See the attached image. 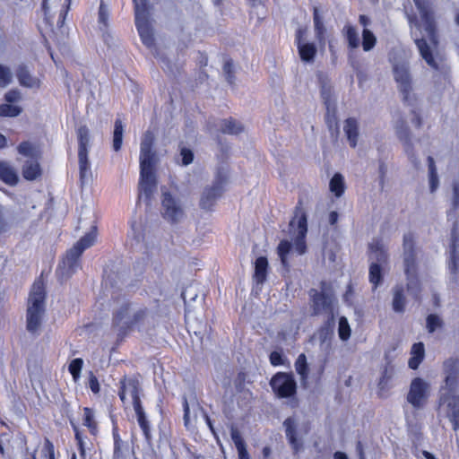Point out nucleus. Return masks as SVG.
Here are the masks:
<instances>
[{"mask_svg":"<svg viewBox=\"0 0 459 459\" xmlns=\"http://www.w3.org/2000/svg\"><path fill=\"white\" fill-rule=\"evenodd\" d=\"M301 30L298 31V49L300 58L304 62H312L316 54V48L313 43H302L300 39Z\"/></svg>","mask_w":459,"mask_h":459,"instance_id":"obj_24","label":"nucleus"},{"mask_svg":"<svg viewBox=\"0 0 459 459\" xmlns=\"http://www.w3.org/2000/svg\"><path fill=\"white\" fill-rule=\"evenodd\" d=\"M396 134L398 139L403 143V150L409 160L416 169H419L420 161L414 150L411 130L404 120H400L397 123Z\"/></svg>","mask_w":459,"mask_h":459,"instance_id":"obj_13","label":"nucleus"},{"mask_svg":"<svg viewBox=\"0 0 459 459\" xmlns=\"http://www.w3.org/2000/svg\"><path fill=\"white\" fill-rule=\"evenodd\" d=\"M123 446H124L123 441L114 443L113 459H124Z\"/></svg>","mask_w":459,"mask_h":459,"instance_id":"obj_62","label":"nucleus"},{"mask_svg":"<svg viewBox=\"0 0 459 459\" xmlns=\"http://www.w3.org/2000/svg\"><path fill=\"white\" fill-rule=\"evenodd\" d=\"M108 8L103 4V2H101L100 8H99V22L106 26L107 22H108Z\"/></svg>","mask_w":459,"mask_h":459,"instance_id":"obj_59","label":"nucleus"},{"mask_svg":"<svg viewBox=\"0 0 459 459\" xmlns=\"http://www.w3.org/2000/svg\"><path fill=\"white\" fill-rule=\"evenodd\" d=\"M310 307L313 316L326 315L327 317L333 315V294L325 281L320 284V290L310 289L308 291Z\"/></svg>","mask_w":459,"mask_h":459,"instance_id":"obj_6","label":"nucleus"},{"mask_svg":"<svg viewBox=\"0 0 459 459\" xmlns=\"http://www.w3.org/2000/svg\"><path fill=\"white\" fill-rule=\"evenodd\" d=\"M343 131L346 134L350 146L351 148H355L359 138L358 121L353 117L347 118L344 122Z\"/></svg>","mask_w":459,"mask_h":459,"instance_id":"obj_21","label":"nucleus"},{"mask_svg":"<svg viewBox=\"0 0 459 459\" xmlns=\"http://www.w3.org/2000/svg\"><path fill=\"white\" fill-rule=\"evenodd\" d=\"M382 265L377 263H370L369 266V281L376 289L382 282Z\"/></svg>","mask_w":459,"mask_h":459,"instance_id":"obj_39","label":"nucleus"},{"mask_svg":"<svg viewBox=\"0 0 459 459\" xmlns=\"http://www.w3.org/2000/svg\"><path fill=\"white\" fill-rule=\"evenodd\" d=\"M443 374L445 375V385L441 392L455 393L459 378V359L449 358L443 363Z\"/></svg>","mask_w":459,"mask_h":459,"instance_id":"obj_15","label":"nucleus"},{"mask_svg":"<svg viewBox=\"0 0 459 459\" xmlns=\"http://www.w3.org/2000/svg\"><path fill=\"white\" fill-rule=\"evenodd\" d=\"M428 332L432 333L444 325L443 320L436 314H430L426 318Z\"/></svg>","mask_w":459,"mask_h":459,"instance_id":"obj_48","label":"nucleus"},{"mask_svg":"<svg viewBox=\"0 0 459 459\" xmlns=\"http://www.w3.org/2000/svg\"><path fill=\"white\" fill-rule=\"evenodd\" d=\"M120 385H123V388L126 390V394H128L133 400V406H136L142 404L141 399L139 396V382L136 379L126 377L120 381Z\"/></svg>","mask_w":459,"mask_h":459,"instance_id":"obj_22","label":"nucleus"},{"mask_svg":"<svg viewBox=\"0 0 459 459\" xmlns=\"http://www.w3.org/2000/svg\"><path fill=\"white\" fill-rule=\"evenodd\" d=\"M377 39L373 32L367 28L362 31V48L364 51H370L376 45Z\"/></svg>","mask_w":459,"mask_h":459,"instance_id":"obj_44","label":"nucleus"},{"mask_svg":"<svg viewBox=\"0 0 459 459\" xmlns=\"http://www.w3.org/2000/svg\"><path fill=\"white\" fill-rule=\"evenodd\" d=\"M338 334L342 341H347L351 336V327L346 317L339 319Z\"/></svg>","mask_w":459,"mask_h":459,"instance_id":"obj_49","label":"nucleus"},{"mask_svg":"<svg viewBox=\"0 0 459 459\" xmlns=\"http://www.w3.org/2000/svg\"><path fill=\"white\" fill-rule=\"evenodd\" d=\"M22 176L27 180H35L41 175L40 165L37 160H27L22 169Z\"/></svg>","mask_w":459,"mask_h":459,"instance_id":"obj_26","label":"nucleus"},{"mask_svg":"<svg viewBox=\"0 0 459 459\" xmlns=\"http://www.w3.org/2000/svg\"><path fill=\"white\" fill-rule=\"evenodd\" d=\"M411 355L424 359L425 349L422 342L414 343L411 347Z\"/></svg>","mask_w":459,"mask_h":459,"instance_id":"obj_61","label":"nucleus"},{"mask_svg":"<svg viewBox=\"0 0 459 459\" xmlns=\"http://www.w3.org/2000/svg\"><path fill=\"white\" fill-rule=\"evenodd\" d=\"M429 389L430 385L428 382L420 377H415L411 382L406 396L407 402L416 410L423 408L429 398Z\"/></svg>","mask_w":459,"mask_h":459,"instance_id":"obj_12","label":"nucleus"},{"mask_svg":"<svg viewBox=\"0 0 459 459\" xmlns=\"http://www.w3.org/2000/svg\"><path fill=\"white\" fill-rule=\"evenodd\" d=\"M46 291L43 282L37 281L33 283L27 307V331L32 334H39L41 327L46 307Z\"/></svg>","mask_w":459,"mask_h":459,"instance_id":"obj_2","label":"nucleus"},{"mask_svg":"<svg viewBox=\"0 0 459 459\" xmlns=\"http://www.w3.org/2000/svg\"><path fill=\"white\" fill-rule=\"evenodd\" d=\"M92 229V231L81 238L76 244L66 252L65 257L63 259L62 265L60 266L63 275L69 277L79 268L80 256L82 252L91 247L95 241V230L97 228L93 226Z\"/></svg>","mask_w":459,"mask_h":459,"instance_id":"obj_4","label":"nucleus"},{"mask_svg":"<svg viewBox=\"0 0 459 459\" xmlns=\"http://www.w3.org/2000/svg\"><path fill=\"white\" fill-rule=\"evenodd\" d=\"M313 21L315 27L316 38L318 40L321 46L325 44V34L326 32V29L325 27L323 18L319 13V9L317 7H314L313 9Z\"/></svg>","mask_w":459,"mask_h":459,"instance_id":"obj_27","label":"nucleus"},{"mask_svg":"<svg viewBox=\"0 0 459 459\" xmlns=\"http://www.w3.org/2000/svg\"><path fill=\"white\" fill-rule=\"evenodd\" d=\"M42 453L48 459H55L54 446L48 439H46Z\"/></svg>","mask_w":459,"mask_h":459,"instance_id":"obj_60","label":"nucleus"},{"mask_svg":"<svg viewBox=\"0 0 459 459\" xmlns=\"http://www.w3.org/2000/svg\"><path fill=\"white\" fill-rule=\"evenodd\" d=\"M221 130L223 134H238L244 130V127L240 122L230 117L221 121Z\"/></svg>","mask_w":459,"mask_h":459,"instance_id":"obj_33","label":"nucleus"},{"mask_svg":"<svg viewBox=\"0 0 459 459\" xmlns=\"http://www.w3.org/2000/svg\"><path fill=\"white\" fill-rule=\"evenodd\" d=\"M371 263H377L380 265L386 264L388 259L387 252L384 245L380 241H376L369 245Z\"/></svg>","mask_w":459,"mask_h":459,"instance_id":"obj_20","label":"nucleus"},{"mask_svg":"<svg viewBox=\"0 0 459 459\" xmlns=\"http://www.w3.org/2000/svg\"><path fill=\"white\" fill-rule=\"evenodd\" d=\"M147 308L137 304L125 301L114 312L113 325L120 334H126L128 330L141 324L147 316Z\"/></svg>","mask_w":459,"mask_h":459,"instance_id":"obj_3","label":"nucleus"},{"mask_svg":"<svg viewBox=\"0 0 459 459\" xmlns=\"http://www.w3.org/2000/svg\"><path fill=\"white\" fill-rule=\"evenodd\" d=\"M123 133L124 126L120 119H117L114 125L113 132V143L112 147L115 152H118L121 149L123 143Z\"/></svg>","mask_w":459,"mask_h":459,"instance_id":"obj_37","label":"nucleus"},{"mask_svg":"<svg viewBox=\"0 0 459 459\" xmlns=\"http://www.w3.org/2000/svg\"><path fill=\"white\" fill-rule=\"evenodd\" d=\"M407 280V290L415 298H418L420 292V283L417 276V272L405 273Z\"/></svg>","mask_w":459,"mask_h":459,"instance_id":"obj_36","label":"nucleus"},{"mask_svg":"<svg viewBox=\"0 0 459 459\" xmlns=\"http://www.w3.org/2000/svg\"><path fill=\"white\" fill-rule=\"evenodd\" d=\"M0 178L9 186H15L19 180L16 171L5 161H0Z\"/></svg>","mask_w":459,"mask_h":459,"instance_id":"obj_29","label":"nucleus"},{"mask_svg":"<svg viewBox=\"0 0 459 459\" xmlns=\"http://www.w3.org/2000/svg\"><path fill=\"white\" fill-rule=\"evenodd\" d=\"M404 290L402 284H396L393 288V301L392 307L394 312L403 313L406 305V298L404 296Z\"/></svg>","mask_w":459,"mask_h":459,"instance_id":"obj_25","label":"nucleus"},{"mask_svg":"<svg viewBox=\"0 0 459 459\" xmlns=\"http://www.w3.org/2000/svg\"><path fill=\"white\" fill-rule=\"evenodd\" d=\"M18 152L25 157H28V160H37L39 155V151L35 145H33L30 142H22L19 144Z\"/></svg>","mask_w":459,"mask_h":459,"instance_id":"obj_38","label":"nucleus"},{"mask_svg":"<svg viewBox=\"0 0 459 459\" xmlns=\"http://www.w3.org/2000/svg\"><path fill=\"white\" fill-rule=\"evenodd\" d=\"M134 411H135V414L137 417L138 424L143 432L145 439L148 443H151V441H152L151 428H150L149 421L147 420L146 414L144 412V410H143L142 404L134 406Z\"/></svg>","mask_w":459,"mask_h":459,"instance_id":"obj_28","label":"nucleus"},{"mask_svg":"<svg viewBox=\"0 0 459 459\" xmlns=\"http://www.w3.org/2000/svg\"><path fill=\"white\" fill-rule=\"evenodd\" d=\"M13 212L0 204V235L8 231L12 226Z\"/></svg>","mask_w":459,"mask_h":459,"instance_id":"obj_35","label":"nucleus"},{"mask_svg":"<svg viewBox=\"0 0 459 459\" xmlns=\"http://www.w3.org/2000/svg\"><path fill=\"white\" fill-rule=\"evenodd\" d=\"M413 39L420 56L427 65L436 71L441 70L440 65L434 55V52L438 46L437 26H433V37L430 32L425 31V35H422L421 37L413 35Z\"/></svg>","mask_w":459,"mask_h":459,"instance_id":"obj_7","label":"nucleus"},{"mask_svg":"<svg viewBox=\"0 0 459 459\" xmlns=\"http://www.w3.org/2000/svg\"><path fill=\"white\" fill-rule=\"evenodd\" d=\"M135 18L150 16V0H133Z\"/></svg>","mask_w":459,"mask_h":459,"instance_id":"obj_43","label":"nucleus"},{"mask_svg":"<svg viewBox=\"0 0 459 459\" xmlns=\"http://www.w3.org/2000/svg\"><path fill=\"white\" fill-rule=\"evenodd\" d=\"M291 250L292 244L289 240H281L277 247V252L280 256L281 262L286 269H288L289 267L287 256Z\"/></svg>","mask_w":459,"mask_h":459,"instance_id":"obj_40","label":"nucleus"},{"mask_svg":"<svg viewBox=\"0 0 459 459\" xmlns=\"http://www.w3.org/2000/svg\"><path fill=\"white\" fill-rule=\"evenodd\" d=\"M290 233L295 236L294 248L299 255L307 251L305 238L307 232V213L302 207V200L299 199L295 207L294 217L289 223Z\"/></svg>","mask_w":459,"mask_h":459,"instance_id":"obj_8","label":"nucleus"},{"mask_svg":"<svg viewBox=\"0 0 459 459\" xmlns=\"http://www.w3.org/2000/svg\"><path fill=\"white\" fill-rule=\"evenodd\" d=\"M16 76L21 85L27 88L39 87V82L30 74L28 67L24 65H19Z\"/></svg>","mask_w":459,"mask_h":459,"instance_id":"obj_23","label":"nucleus"},{"mask_svg":"<svg viewBox=\"0 0 459 459\" xmlns=\"http://www.w3.org/2000/svg\"><path fill=\"white\" fill-rule=\"evenodd\" d=\"M429 183L430 192H436L439 186V178L437 170L429 171Z\"/></svg>","mask_w":459,"mask_h":459,"instance_id":"obj_58","label":"nucleus"},{"mask_svg":"<svg viewBox=\"0 0 459 459\" xmlns=\"http://www.w3.org/2000/svg\"><path fill=\"white\" fill-rule=\"evenodd\" d=\"M394 78L404 104L413 106L415 96L412 94V76L407 63H397L393 67Z\"/></svg>","mask_w":459,"mask_h":459,"instance_id":"obj_10","label":"nucleus"},{"mask_svg":"<svg viewBox=\"0 0 459 459\" xmlns=\"http://www.w3.org/2000/svg\"><path fill=\"white\" fill-rule=\"evenodd\" d=\"M83 411H84L83 425L89 429L90 432L92 435H96V433L98 432V425L94 419L95 418L94 411L91 408H88V407H85L83 409Z\"/></svg>","mask_w":459,"mask_h":459,"instance_id":"obj_42","label":"nucleus"},{"mask_svg":"<svg viewBox=\"0 0 459 459\" xmlns=\"http://www.w3.org/2000/svg\"><path fill=\"white\" fill-rule=\"evenodd\" d=\"M22 111V109L19 106L7 103L0 105V117H14L19 116Z\"/></svg>","mask_w":459,"mask_h":459,"instance_id":"obj_47","label":"nucleus"},{"mask_svg":"<svg viewBox=\"0 0 459 459\" xmlns=\"http://www.w3.org/2000/svg\"><path fill=\"white\" fill-rule=\"evenodd\" d=\"M440 404H446V417L453 425V429H459V396L455 393L441 392L439 397Z\"/></svg>","mask_w":459,"mask_h":459,"instance_id":"obj_16","label":"nucleus"},{"mask_svg":"<svg viewBox=\"0 0 459 459\" xmlns=\"http://www.w3.org/2000/svg\"><path fill=\"white\" fill-rule=\"evenodd\" d=\"M346 39L349 47L351 48H357L359 46V38L356 29L351 25L345 26Z\"/></svg>","mask_w":459,"mask_h":459,"instance_id":"obj_45","label":"nucleus"},{"mask_svg":"<svg viewBox=\"0 0 459 459\" xmlns=\"http://www.w3.org/2000/svg\"><path fill=\"white\" fill-rule=\"evenodd\" d=\"M135 25L143 43L149 48L154 45V38L149 17L135 18Z\"/></svg>","mask_w":459,"mask_h":459,"instance_id":"obj_19","label":"nucleus"},{"mask_svg":"<svg viewBox=\"0 0 459 459\" xmlns=\"http://www.w3.org/2000/svg\"><path fill=\"white\" fill-rule=\"evenodd\" d=\"M326 103V115H325V122L327 125V127L330 131L331 136L333 138H337L340 134V129L338 126L337 117L335 115V108L333 107V109H331L330 104Z\"/></svg>","mask_w":459,"mask_h":459,"instance_id":"obj_31","label":"nucleus"},{"mask_svg":"<svg viewBox=\"0 0 459 459\" xmlns=\"http://www.w3.org/2000/svg\"><path fill=\"white\" fill-rule=\"evenodd\" d=\"M413 2L420 12L424 31H429L433 36V26L436 25V22L428 0H413Z\"/></svg>","mask_w":459,"mask_h":459,"instance_id":"obj_18","label":"nucleus"},{"mask_svg":"<svg viewBox=\"0 0 459 459\" xmlns=\"http://www.w3.org/2000/svg\"><path fill=\"white\" fill-rule=\"evenodd\" d=\"M230 436L238 453L247 450L246 443L237 429L231 428Z\"/></svg>","mask_w":459,"mask_h":459,"instance_id":"obj_52","label":"nucleus"},{"mask_svg":"<svg viewBox=\"0 0 459 459\" xmlns=\"http://www.w3.org/2000/svg\"><path fill=\"white\" fill-rule=\"evenodd\" d=\"M458 261H459V254L456 252L455 245L453 244L450 251V259L448 263V269L450 273L454 275H456L458 271Z\"/></svg>","mask_w":459,"mask_h":459,"instance_id":"obj_51","label":"nucleus"},{"mask_svg":"<svg viewBox=\"0 0 459 459\" xmlns=\"http://www.w3.org/2000/svg\"><path fill=\"white\" fill-rule=\"evenodd\" d=\"M330 190L340 197L344 192V178L342 174L336 173L330 180Z\"/></svg>","mask_w":459,"mask_h":459,"instance_id":"obj_41","label":"nucleus"},{"mask_svg":"<svg viewBox=\"0 0 459 459\" xmlns=\"http://www.w3.org/2000/svg\"><path fill=\"white\" fill-rule=\"evenodd\" d=\"M154 134L148 130L143 134L140 151V182L139 200L144 199L149 205L151 199L157 189V181L154 174L156 153L152 151Z\"/></svg>","mask_w":459,"mask_h":459,"instance_id":"obj_1","label":"nucleus"},{"mask_svg":"<svg viewBox=\"0 0 459 459\" xmlns=\"http://www.w3.org/2000/svg\"><path fill=\"white\" fill-rule=\"evenodd\" d=\"M452 200H451V205L452 209L454 211H456L459 209V182L455 181L452 184Z\"/></svg>","mask_w":459,"mask_h":459,"instance_id":"obj_57","label":"nucleus"},{"mask_svg":"<svg viewBox=\"0 0 459 459\" xmlns=\"http://www.w3.org/2000/svg\"><path fill=\"white\" fill-rule=\"evenodd\" d=\"M270 362L273 366H279L283 364V357L281 353L278 351H273L270 354Z\"/></svg>","mask_w":459,"mask_h":459,"instance_id":"obj_63","label":"nucleus"},{"mask_svg":"<svg viewBox=\"0 0 459 459\" xmlns=\"http://www.w3.org/2000/svg\"><path fill=\"white\" fill-rule=\"evenodd\" d=\"M131 236L136 242V244H140L143 240V234L141 223L133 222L131 226Z\"/></svg>","mask_w":459,"mask_h":459,"instance_id":"obj_54","label":"nucleus"},{"mask_svg":"<svg viewBox=\"0 0 459 459\" xmlns=\"http://www.w3.org/2000/svg\"><path fill=\"white\" fill-rule=\"evenodd\" d=\"M78 137V164L80 186L84 187L92 181V171L88 157L90 147V134L86 126H81L77 130Z\"/></svg>","mask_w":459,"mask_h":459,"instance_id":"obj_5","label":"nucleus"},{"mask_svg":"<svg viewBox=\"0 0 459 459\" xmlns=\"http://www.w3.org/2000/svg\"><path fill=\"white\" fill-rule=\"evenodd\" d=\"M226 184V174L219 170L212 184L204 187L199 201L200 208L204 211H212L217 201L222 196Z\"/></svg>","mask_w":459,"mask_h":459,"instance_id":"obj_9","label":"nucleus"},{"mask_svg":"<svg viewBox=\"0 0 459 459\" xmlns=\"http://www.w3.org/2000/svg\"><path fill=\"white\" fill-rule=\"evenodd\" d=\"M82 364H83V361L80 358L73 359L69 364V367H68L69 372L71 373V375L73 376V377L75 381L80 377Z\"/></svg>","mask_w":459,"mask_h":459,"instance_id":"obj_53","label":"nucleus"},{"mask_svg":"<svg viewBox=\"0 0 459 459\" xmlns=\"http://www.w3.org/2000/svg\"><path fill=\"white\" fill-rule=\"evenodd\" d=\"M223 74L225 75L227 82L231 85L234 84L235 69H234V65H233L232 59H230V58L225 59L224 65H223Z\"/></svg>","mask_w":459,"mask_h":459,"instance_id":"obj_50","label":"nucleus"},{"mask_svg":"<svg viewBox=\"0 0 459 459\" xmlns=\"http://www.w3.org/2000/svg\"><path fill=\"white\" fill-rule=\"evenodd\" d=\"M283 426L285 428V434L287 438L289 439L290 444L291 445L295 451H298L300 445L297 439L296 423L294 419L291 417L287 418L283 421Z\"/></svg>","mask_w":459,"mask_h":459,"instance_id":"obj_30","label":"nucleus"},{"mask_svg":"<svg viewBox=\"0 0 459 459\" xmlns=\"http://www.w3.org/2000/svg\"><path fill=\"white\" fill-rule=\"evenodd\" d=\"M295 368L298 374L301 376L302 380H305L307 377L308 367L307 363V357L305 354L302 353L299 355L295 362Z\"/></svg>","mask_w":459,"mask_h":459,"instance_id":"obj_46","label":"nucleus"},{"mask_svg":"<svg viewBox=\"0 0 459 459\" xmlns=\"http://www.w3.org/2000/svg\"><path fill=\"white\" fill-rule=\"evenodd\" d=\"M180 157H181L180 163L183 166H187L193 162L194 152H192V150H190L186 147H182L180 149Z\"/></svg>","mask_w":459,"mask_h":459,"instance_id":"obj_56","label":"nucleus"},{"mask_svg":"<svg viewBox=\"0 0 459 459\" xmlns=\"http://www.w3.org/2000/svg\"><path fill=\"white\" fill-rule=\"evenodd\" d=\"M334 324V316H331L327 317L324 325L320 328L318 337L322 343H325L331 339L333 333Z\"/></svg>","mask_w":459,"mask_h":459,"instance_id":"obj_34","label":"nucleus"},{"mask_svg":"<svg viewBox=\"0 0 459 459\" xmlns=\"http://www.w3.org/2000/svg\"><path fill=\"white\" fill-rule=\"evenodd\" d=\"M268 262L264 256L258 257L255 262L254 278L257 283H263L266 279Z\"/></svg>","mask_w":459,"mask_h":459,"instance_id":"obj_32","label":"nucleus"},{"mask_svg":"<svg viewBox=\"0 0 459 459\" xmlns=\"http://www.w3.org/2000/svg\"><path fill=\"white\" fill-rule=\"evenodd\" d=\"M161 207L162 216L172 223L180 221L184 217V210L180 201L168 192H162Z\"/></svg>","mask_w":459,"mask_h":459,"instance_id":"obj_14","label":"nucleus"},{"mask_svg":"<svg viewBox=\"0 0 459 459\" xmlns=\"http://www.w3.org/2000/svg\"><path fill=\"white\" fill-rule=\"evenodd\" d=\"M12 81V73L8 67L0 65V87H5Z\"/></svg>","mask_w":459,"mask_h":459,"instance_id":"obj_55","label":"nucleus"},{"mask_svg":"<svg viewBox=\"0 0 459 459\" xmlns=\"http://www.w3.org/2000/svg\"><path fill=\"white\" fill-rule=\"evenodd\" d=\"M20 99V93L17 91H10L5 93L4 100L7 104H12L13 102H16Z\"/></svg>","mask_w":459,"mask_h":459,"instance_id":"obj_64","label":"nucleus"},{"mask_svg":"<svg viewBox=\"0 0 459 459\" xmlns=\"http://www.w3.org/2000/svg\"><path fill=\"white\" fill-rule=\"evenodd\" d=\"M270 385L279 398H292L297 393V383L291 373H276L270 380Z\"/></svg>","mask_w":459,"mask_h":459,"instance_id":"obj_11","label":"nucleus"},{"mask_svg":"<svg viewBox=\"0 0 459 459\" xmlns=\"http://www.w3.org/2000/svg\"><path fill=\"white\" fill-rule=\"evenodd\" d=\"M403 247L404 273L417 272V255L411 233L404 234Z\"/></svg>","mask_w":459,"mask_h":459,"instance_id":"obj_17","label":"nucleus"}]
</instances>
